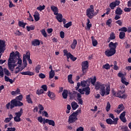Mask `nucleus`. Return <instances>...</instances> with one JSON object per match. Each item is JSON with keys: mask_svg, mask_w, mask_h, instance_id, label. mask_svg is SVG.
I'll use <instances>...</instances> for the list:
<instances>
[{"mask_svg": "<svg viewBox=\"0 0 131 131\" xmlns=\"http://www.w3.org/2000/svg\"><path fill=\"white\" fill-rule=\"evenodd\" d=\"M34 19H35L36 21H38L40 19V14L38 11L35 12V14L33 15Z\"/></svg>", "mask_w": 131, "mask_h": 131, "instance_id": "nucleus-22", "label": "nucleus"}, {"mask_svg": "<svg viewBox=\"0 0 131 131\" xmlns=\"http://www.w3.org/2000/svg\"><path fill=\"white\" fill-rule=\"evenodd\" d=\"M77 101H78V103L80 105H83V101L82 100V99L81 98V94H77Z\"/></svg>", "mask_w": 131, "mask_h": 131, "instance_id": "nucleus-27", "label": "nucleus"}, {"mask_svg": "<svg viewBox=\"0 0 131 131\" xmlns=\"http://www.w3.org/2000/svg\"><path fill=\"white\" fill-rule=\"evenodd\" d=\"M117 61H114V70H118L119 68H118V67L117 66Z\"/></svg>", "mask_w": 131, "mask_h": 131, "instance_id": "nucleus-50", "label": "nucleus"}, {"mask_svg": "<svg viewBox=\"0 0 131 131\" xmlns=\"http://www.w3.org/2000/svg\"><path fill=\"white\" fill-rule=\"evenodd\" d=\"M77 45V40L76 39H74L73 43H72V45H71V48H72V50H74Z\"/></svg>", "mask_w": 131, "mask_h": 131, "instance_id": "nucleus-24", "label": "nucleus"}, {"mask_svg": "<svg viewBox=\"0 0 131 131\" xmlns=\"http://www.w3.org/2000/svg\"><path fill=\"white\" fill-rule=\"evenodd\" d=\"M55 76L54 71H51L49 73V79H51L54 78Z\"/></svg>", "mask_w": 131, "mask_h": 131, "instance_id": "nucleus-35", "label": "nucleus"}, {"mask_svg": "<svg viewBox=\"0 0 131 131\" xmlns=\"http://www.w3.org/2000/svg\"><path fill=\"white\" fill-rule=\"evenodd\" d=\"M124 118H125V112H124L122 114H120L119 116V119H122Z\"/></svg>", "mask_w": 131, "mask_h": 131, "instance_id": "nucleus-55", "label": "nucleus"}, {"mask_svg": "<svg viewBox=\"0 0 131 131\" xmlns=\"http://www.w3.org/2000/svg\"><path fill=\"white\" fill-rule=\"evenodd\" d=\"M20 74H21V75L30 76H32L34 75L33 72H30L29 71H27L24 72H21V73H20Z\"/></svg>", "mask_w": 131, "mask_h": 131, "instance_id": "nucleus-20", "label": "nucleus"}, {"mask_svg": "<svg viewBox=\"0 0 131 131\" xmlns=\"http://www.w3.org/2000/svg\"><path fill=\"white\" fill-rule=\"evenodd\" d=\"M28 20H29L30 21H33L34 19H33V17L32 16V15H31L30 14V13H29V18H27Z\"/></svg>", "mask_w": 131, "mask_h": 131, "instance_id": "nucleus-59", "label": "nucleus"}, {"mask_svg": "<svg viewBox=\"0 0 131 131\" xmlns=\"http://www.w3.org/2000/svg\"><path fill=\"white\" fill-rule=\"evenodd\" d=\"M119 120L118 118H116L115 120H112V119L108 118L106 119V122L107 124L110 125H116L118 123V121Z\"/></svg>", "mask_w": 131, "mask_h": 131, "instance_id": "nucleus-11", "label": "nucleus"}, {"mask_svg": "<svg viewBox=\"0 0 131 131\" xmlns=\"http://www.w3.org/2000/svg\"><path fill=\"white\" fill-rule=\"evenodd\" d=\"M60 37L61 38H64V32H63V31L60 32Z\"/></svg>", "mask_w": 131, "mask_h": 131, "instance_id": "nucleus-63", "label": "nucleus"}, {"mask_svg": "<svg viewBox=\"0 0 131 131\" xmlns=\"http://www.w3.org/2000/svg\"><path fill=\"white\" fill-rule=\"evenodd\" d=\"M40 32H41L42 36L44 37H47L48 35H47V33L45 29H42V30L40 31Z\"/></svg>", "mask_w": 131, "mask_h": 131, "instance_id": "nucleus-42", "label": "nucleus"}, {"mask_svg": "<svg viewBox=\"0 0 131 131\" xmlns=\"http://www.w3.org/2000/svg\"><path fill=\"white\" fill-rule=\"evenodd\" d=\"M23 99L22 95H20L18 96H16L15 99H12L10 102H8L6 104V108L7 110L10 109L13 110L15 107L21 106L24 105V103L21 102Z\"/></svg>", "mask_w": 131, "mask_h": 131, "instance_id": "nucleus-2", "label": "nucleus"}, {"mask_svg": "<svg viewBox=\"0 0 131 131\" xmlns=\"http://www.w3.org/2000/svg\"><path fill=\"white\" fill-rule=\"evenodd\" d=\"M62 96L64 99H67L68 96V91L67 90H63L62 93Z\"/></svg>", "mask_w": 131, "mask_h": 131, "instance_id": "nucleus-28", "label": "nucleus"}, {"mask_svg": "<svg viewBox=\"0 0 131 131\" xmlns=\"http://www.w3.org/2000/svg\"><path fill=\"white\" fill-rule=\"evenodd\" d=\"M45 8H46V6L43 5V6L39 5V7H38L36 9L40 11H41L43 10H45Z\"/></svg>", "mask_w": 131, "mask_h": 131, "instance_id": "nucleus-39", "label": "nucleus"}, {"mask_svg": "<svg viewBox=\"0 0 131 131\" xmlns=\"http://www.w3.org/2000/svg\"><path fill=\"white\" fill-rule=\"evenodd\" d=\"M111 107V106L110 102H107L106 107H105L106 111L109 112L110 111Z\"/></svg>", "mask_w": 131, "mask_h": 131, "instance_id": "nucleus-46", "label": "nucleus"}, {"mask_svg": "<svg viewBox=\"0 0 131 131\" xmlns=\"http://www.w3.org/2000/svg\"><path fill=\"white\" fill-rule=\"evenodd\" d=\"M1 34V31L0 30V34ZM6 41L4 40L0 39V54L4 53L6 49Z\"/></svg>", "mask_w": 131, "mask_h": 131, "instance_id": "nucleus-8", "label": "nucleus"}, {"mask_svg": "<svg viewBox=\"0 0 131 131\" xmlns=\"http://www.w3.org/2000/svg\"><path fill=\"white\" fill-rule=\"evenodd\" d=\"M123 94V93L122 91L119 90L117 92V95H116L117 96H116V97H118L120 99H125L127 97V95Z\"/></svg>", "mask_w": 131, "mask_h": 131, "instance_id": "nucleus-12", "label": "nucleus"}, {"mask_svg": "<svg viewBox=\"0 0 131 131\" xmlns=\"http://www.w3.org/2000/svg\"><path fill=\"white\" fill-rule=\"evenodd\" d=\"M26 58L27 59L28 61H29V63L30 64H32V60L30 59V53L29 51H26V55H25Z\"/></svg>", "mask_w": 131, "mask_h": 131, "instance_id": "nucleus-17", "label": "nucleus"}, {"mask_svg": "<svg viewBox=\"0 0 131 131\" xmlns=\"http://www.w3.org/2000/svg\"><path fill=\"white\" fill-rule=\"evenodd\" d=\"M16 128L15 127H8L7 131H15Z\"/></svg>", "mask_w": 131, "mask_h": 131, "instance_id": "nucleus-60", "label": "nucleus"}, {"mask_svg": "<svg viewBox=\"0 0 131 131\" xmlns=\"http://www.w3.org/2000/svg\"><path fill=\"white\" fill-rule=\"evenodd\" d=\"M41 68V66L40 64H38L35 68V72L36 73H39Z\"/></svg>", "mask_w": 131, "mask_h": 131, "instance_id": "nucleus-37", "label": "nucleus"}, {"mask_svg": "<svg viewBox=\"0 0 131 131\" xmlns=\"http://www.w3.org/2000/svg\"><path fill=\"white\" fill-rule=\"evenodd\" d=\"M111 40H114L116 38L115 33H111L110 34V37H109Z\"/></svg>", "mask_w": 131, "mask_h": 131, "instance_id": "nucleus-47", "label": "nucleus"}, {"mask_svg": "<svg viewBox=\"0 0 131 131\" xmlns=\"http://www.w3.org/2000/svg\"><path fill=\"white\" fill-rule=\"evenodd\" d=\"M14 34H15L16 36H21L24 35V34L19 30L16 31V33H14Z\"/></svg>", "mask_w": 131, "mask_h": 131, "instance_id": "nucleus-48", "label": "nucleus"}, {"mask_svg": "<svg viewBox=\"0 0 131 131\" xmlns=\"http://www.w3.org/2000/svg\"><path fill=\"white\" fill-rule=\"evenodd\" d=\"M20 66H18V67L16 68V71L14 72V74H17L18 73H19V72L20 71V69L19 68Z\"/></svg>", "mask_w": 131, "mask_h": 131, "instance_id": "nucleus-61", "label": "nucleus"}, {"mask_svg": "<svg viewBox=\"0 0 131 131\" xmlns=\"http://www.w3.org/2000/svg\"><path fill=\"white\" fill-rule=\"evenodd\" d=\"M119 37L120 39H123L125 37V33L123 32H120Z\"/></svg>", "mask_w": 131, "mask_h": 131, "instance_id": "nucleus-36", "label": "nucleus"}, {"mask_svg": "<svg viewBox=\"0 0 131 131\" xmlns=\"http://www.w3.org/2000/svg\"><path fill=\"white\" fill-rule=\"evenodd\" d=\"M77 116L72 114L69 117L68 123L69 124H72L74 122H75L76 121H77Z\"/></svg>", "mask_w": 131, "mask_h": 131, "instance_id": "nucleus-9", "label": "nucleus"}, {"mask_svg": "<svg viewBox=\"0 0 131 131\" xmlns=\"http://www.w3.org/2000/svg\"><path fill=\"white\" fill-rule=\"evenodd\" d=\"M118 45V42L114 43L113 42H111L108 44V48L110 50L107 49L105 51V54L107 57H111L116 53V48Z\"/></svg>", "mask_w": 131, "mask_h": 131, "instance_id": "nucleus-3", "label": "nucleus"}, {"mask_svg": "<svg viewBox=\"0 0 131 131\" xmlns=\"http://www.w3.org/2000/svg\"><path fill=\"white\" fill-rule=\"evenodd\" d=\"M89 62L88 61H82V75H84L86 74L88 69L89 67Z\"/></svg>", "mask_w": 131, "mask_h": 131, "instance_id": "nucleus-6", "label": "nucleus"}, {"mask_svg": "<svg viewBox=\"0 0 131 131\" xmlns=\"http://www.w3.org/2000/svg\"><path fill=\"white\" fill-rule=\"evenodd\" d=\"M91 39H92V44L93 47H96L98 45V41L96 39H95V37L94 36H92Z\"/></svg>", "mask_w": 131, "mask_h": 131, "instance_id": "nucleus-31", "label": "nucleus"}, {"mask_svg": "<svg viewBox=\"0 0 131 131\" xmlns=\"http://www.w3.org/2000/svg\"><path fill=\"white\" fill-rule=\"evenodd\" d=\"M120 4V2L119 1L116 0L115 2H112L110 4V7L112 10H114L115 8H116L118 6H119Z\"/></svg>", "mask_w": 131, "mask_h": 131, "instance_id": "nucleus-13", "label": "nucleus"}, {"mask_svg": "<svg viewBox=\"0 0 131 131\" xmlns=\"http://www.w3.org/2000/svg\"><path fill=\"white\" fill-rule=\"evenodd\" d=\"M20 58V53L19 52L16 51L15 53L14 52L11 53L9 58L12 61V62L14 63H16L18 59Z\"/></svg>", "mask_w": 131, "mask_h": 131, "instance_id": "nucleus-5", "label": "nucleus"}, {"mask_svg": "<svg viewBox=\"0 0 131 131\" xmlns=\"http://www.w3.org/2000/svg\"><path fill=\"white\" fill-rule=\"evenodd\" d=\"M83 130H84V128L81 126L78 127L76 129V131H83Z\"/></svg>", "mask_w": 131, "mask_h": 131, "instance_id": "nucleus-62", "label": "nucleus"}, {"mask_svg": "<svg viewBox=\"0 0 131 131\" xmlns=\"http://www.w3.org/2000/svg\"><path fill=\"white\" fill-rule=\"evenodd\" d=\"M90 80L93 86H95V89L96 91L99 90V94L102 97H104L105 95L107 96L110 94L111 88L110 85H107L104 84H102L99 81H97L96 76L94 77V78H90Z\"/></svg>", "mask_w": 131, "mask_h": 131, "instance_id": "nucleus-1", "label": "nucleus"}, {"mask_svg": "<svg viewBox=\"0 0 131 131\" xmlns=\"http://www.w3.org/2000/svg\"><path fill=\"white\" fill-rule=\"evenodd\" d=\"M56 16V19L59 23H62L63 21V15L60 13H57V14H55Z\"/></svg>", "mask_w": 131, "mask_h": 131, "instance_id": "nucleus-16", "label": "nucleus"}, {"mask_svg": "<svg viewBox=\"0 0 131 131\" xmlns=\"http://www.w3.org/2000/svg\"><path fill=\"white\" fill-rule=\"evenodd\" d=\"M43 93H45L44 91L42 89L39 90H37L36 91V94H37L38 96H40V95L43 94Z\"/></svg>", "mask_w": 131, "mask_h": 131, "instance_id": "nucleus-45", "label": "nucleus"}, {"mask_svg": "<svg viewBox=\"0 0 131 131\" xmlns=\"http://www.w3.org/2000/svg\"><path fill=\"white\" fill-rule=\"evenodd\" d=\"M23 114V109L20 108L19 112L15 113V117H14V121L16 122H20L21 121L20 117Z\"/></svg>", "mask_w": 131, "mask_h": 131, "instance_id": "nucleus-7", "label": "nucleus"}, {"mask_svg": "<svg viewBox=\"0 0 131 131\" xmlns=\"http://www.w3.org/2000/svg\"><path fill=\"white\" fill-rule=\"evenodd\" d=\"M121 82L126 86L129 84V82L125 81V78H122V79H121Z\"/></svg>", "mask_w": 131, "mask_h": 131, "instance_id": "nucleus-43", "label": "nucleus"}, {"mask_svg": "<svg viewBox=\"0 0 131 131\" xmlns=\"http://www.w3.org/2000/svg\"><path fill=\"white\" fill-rule=\"evenodd\" d=\"M112 23V20L111 18L108 19L107 21L106 22V25H107L108 27L110 26Z\"/></svg>", "mask_w": 131, "mask_h": 131, "instance_id": "nucleus-53", "label": "nucleus"}, {"mask_svg": "<svg viewBox=\"0 0 131 131\" xmlns=\"http://www.w3.org/2000/svg\"><path fill=\"white\" fill-rule=\"evenodd\" d=\"M99 13V10H96L95 12L93 5H91L86 11V15L89 19H92L94 16H95Z\"/></svg>", "mask_w": 131, "mask_h": 131, "instance_id": "nucleus-4", "label": "nucleus"}, {"mask_svg": "<svg viewBox=\"0 0 131 131\" xmlns=\"http://www.w3.org/2000/svg\"><path fill=\"white\" fill-rule=\"evenodd\" d=\"M27 25V23H24L23 21H18V26L25 28V26Z\"/></svg>", "mask_w": 131, "mask_h": 131, "instance_id": "nucleus-32", "label": "nucleus"}, {"mask_svg": "<svg viewBox=\"0 0 131 131\" xmlns=\"http://www.w3.org/2000/svg\"><path fill=\"white\" fill-rule=\"evenodd\" d=\"M123 10L120 7H117L115 13L116 15H121L122 14Z\"/></svg>", "mask_w": 131, "mask_h": 131, "instance_id": "nucleus-30", "label": "nucleus"}, {"mask_svg": "<svg viewBox=\"0 0 131 131\" xmlns=\"http://www.w3.org/2000/svg\"><path fill=\"white\" fill-rule=\"evenodd\" d=\"M110 65L109 64V63H106L103 66H102V69H105L106 70H108L110 69Z\"/></svg>", "mask_w": 131, "mask_h": 131, "instance_id": "nucleus-38", "label": "nucleus"}, {"mask_svg": "<svg viewBox=\"0 0 131 131\" xmlns=\"http://www.w3.org/2000/svg\"><path fill=\"white\" fill-rule=\"evenodd\" d=\"M13 63V64H12ZM15 62L12 61L10 59H8V69H9L11 71H14V68L17 66V64H14Z\"/></svg>", "mask_w": 131, "mask_h": 131, "instance_id": "nucleus-10", "label": "nucleus"}, {"mask_svg": "<svg viewBox=\"0 0 131 131\" xmlns=\"http://www.w3.org/2000/svg\"><path fill=\"white\" fill-rule=\"evenodd\" d=\"M51 10H52V12H54V15L58 14L59 11H58V8L57 7H55L54 6H51Z\"/></svg>", "mask_w": 131, "mask_h": 131, "instance_id": "nucleus-21", "label": "nucleus"}, {"mask_svg": "<svg viewBox=\"0 0 131 131\" xmlns=\"http://www.w3.org/2000/svg\"><path fill=\"white\" fill-rule=\"evenodd\" d=\"M37 120L40 123H42L43 121H45V120L42 119V117L41 116L38 117L37 118Z\"/></svg>", "mask_w": 131, "mask_h": 131, "instance_id": "nucleus-56", "label": "nucleus"}, {"mask_svg": "<svg viewBox=\"0 0 131 131\" xmlns=\"http://www.w3.org/2000/svg\"><path fill=\"white\" fill-rule=\"evenodd\" d=\"M41 88L43 89L42 90L44 91L45 92H47L48 90V87L47 85H42L41 86Z\"/></svg>", "mask_w": 131, "mask_h": 131, "instance_id": "nucleus-57", "label": "nucleus"}, {"mask_svg": "<svg viewBox=\"0 0 131 131\" xmlns=\"http://www.w3.org/2000/svg\"><path fill=\"white\" fill-rule=\"evenodd\" d=\"M26 29H27V31H30V30H34L35 27H34V26H32V27L27 26Z\"/></svg>", "mask_w": 131, "mask_h": 131, "instance_id": "nucleus-51", "label": "nucleus"}, {"mask_svg": "<svg viewBox=\"0 0 131 131\" xmlns=\"http://www.w3.org/2000/svg\"><path fill=\"white\" fill-rule=\"evenodd\" d=\"M91 89L89 86H87L85 88H83V92H85V95L86 96L90 95V92H91Z\"/></svg>", "mask_w": 131, "mask_h": 131, "instance_id": "nucleus-25", "label": "nucleus"}, {"mask_svg": "<svg viewBox=\"0 0 131 131\" xmlns=\"http://www.w3.org/2000/svg\"><path fill=\"white\" fill-rule=\"evenodd\" d=\"M31 44L34 47L39 46L40 45V41L37 39H35L31 41Z\"/></svg>", "mask_w": 131, "mask_h": 131, "instance_id": "nucleus-15", "label": "nucleus"}, {"mask_svg": "<svg viewBox=\"0 0 131 131\" xmlns=\"http://www.w3.org/2000/svg\"><path fill=\"white\" fill-rule=\"evenodd\" d=\"M124 11L125 12H130L131 11V8H126L125 7L124 9Z\"/></svg>", "mask_w": 131, "mask_h": 131, "instance_id": "nucleus-58", "label": "nucleus"}, {"mask_svg": "<svg viewBox=\"0 0 131 131\" xmlns=\"http://www.w3.org/2000/svg\"><path fill=\"white\" fill-rule=\"evenodd\" d=\"M67 58H68V61H69L68 59L70 58L73 61H75L77 59V57H74L70 52H69V54H67Z\"/></svg>", "mask_w": 131, "mask_h": 131, "instance_id": "nucleus-18", "label": "nucleus"}, {"mask_svg": "<svg viewBox=\"0 0 131 131\" xmlns=\"http://www.w3.org/2000/svg\"><path fill=\"white\" fill-rule=\"evenodd\" d=\"M72 108H73V111H75L78 107L79 105H78L77 103L75 101L72 102Z\"/></svg>", "mask_w": 131, "mask_h": 131, "instance_id": "nucleus-26", "label": "nucleus"}, {"mask_svg": "<svg viewBox=\"0 0 131 131\" xmlns=\"http://www.w3.org/2000/svg\"><path fill=\"white\" fill-rule=\"evenodd\" d=\"M43 124H46V123H48L49 125H51L52 126H55V122L53 120H49L48 119H43Z\"/></svg>", "mask_w": 131, "mask_h": 131, "instance_id": "nucleus-14", "label": "nucleus"}, {"mask_svg": "<svg viewBox=\"0 0 131 131\" xmlns=\"http://www.w3.org/2000/svg\"><path fill=\"white\" fill-rule=\"evenodd\" d=\"M20 90L17 88L16 91H13L11 92V95L13 96H14L16 94H20Z\"/></svg>", "mask_w": 131, "mask_h": 131, "instance_id": "nucleus-33", "label": "nucleus"}, {"mask_svg": "<svg viewBox=\"0 0 131 131\" xmlns=\"http://www.w3.org/2000/svg\"><path fill=\"white\" fill-rule=\"evenodd\" d=\"M122 129H123L124 131H129V129L128 128L127 126H124Z\"/></svg>", "mask_w": 131, "mask_h": 131, "instance_id": "nucleus-64", "label": "nucleus"}, {"mask_svg": "<svg viewBox=\"0 0 131 131\" xmlns=\"http://www.w3.org/2000/svg\"><path fill=\"white\" fill-rule=\"evenodd\" d=\"M23 63L25 67H26L27 66V58L25 56V55H24L23 56Z\"/></svg>", "mask_w": 131, "mask_h": 131, "instance_id": "nucleus-44", "label": "nucleus"}, {"mask_svg": "<svg viewBox=\"0 0 131 131\" xmlns=\"http://www.w3.org/2000/svg\"><path fill=\"white\" fill-rule=\"evenodd\" d=\"M81 113V109H80V108H79V109H78L76 112H74V113H73V114H74V115H76V116H78V114H79V113Z\"/></svg>", "mask_w": 131, "mask_h": 131, "instance_id": "nucleus-52", "label": "nucleus"}, {"mask_svg": "<svg viewBox=\"0 0 131 131\" xmlns=\"http://www.w3.org/2000/svg\"><path fill=\"white\" fill-rule=\"evenodd\" d=\"M78 94H80V93H78L76 91H74L73 93H72V92H69V94L70 95V99H74L76 95H77V96L78 97Z\"/></svg>", "mask_w": 131, "mask_h": 131, "instance_id": "nucleus-23", "label": "nucleus"}, {"mask_svg": "<svg viewBox=\"0 0 131 131\" xmlns=\"http://www.w3.org/2000/svg\"><path fill=\"white\" fill-rule=\"evenodd\" d=\"M72 26V21H69L67 24H66L65 25H64L63 27L66 28L67 29H68Z\"/></svg>", "mask_w": 131, "mask_h": 131, "instance_id": "nucleus-34", "label": "nucleus"}, {"mask_svg": "<svg viewBox=\"0 0 131 131\" xmlns=\"http://www.w3.org/2000/svg\"><path fill=\"white\" fill-rule=\"evenodd\" d=\"M119 31L126 32L127 31V28L125 27H122L119 29Z\"/></svg>", "mask_w": 131, "mask_h": 131, "instance_id": "nucleus-49", "label": "nucleus"}, {"mask_svg": "<svg viewBox=\"0 0 131 131\" xmlns=\"http://www.w3.org/2000/svg\"><path fill=\"white\" fill-rule=\"evenodd\" d=\"M4 73H5V74L7 76H11V73H10L9 71L6 68H4Z\"/></svg>", "mask_w": 131, "mask_h": 131, "instance_id": "nucleus-41", "label": "nucleus"}, {"mask_svg": "<svg viewBox=\"0 0 131 131\" xmlns=\"http://www.w3.org/2000/svg\"><path fill=\"white\" fill-rule=\"evenodd\" d=\"M89 81V80H82L80 82V84L82 87H85L86 85L87 82Z\"/></svg>", "mask_w": 131, "mask_h": 131, "instance_id": "nucleus-40", "label": "nucleus"}, {"mask_svg": "<svg viewBox=\"0 0 131 131\" xmlns=\"http://www.w3.org/2000/svg\"><path fill=\"white\" fill-rule=\"evenodd\" d=\"M26 99L28 103L31 104H32L33 103V101H32V99H31L30 95H26Z\"/></svg>", "mask_w": 131, "mask_h": 131, "instance_id": "nucleus-29", "label": "nucleus"}, {"mask_svg": "<svg viewBox=\"0 0 131 131\" xmlns=\"http://www.w3.org/2000/svg\"><path fill=\"white\" fill-rule=\"evenodd\" d=\"M48 96L51 100H55V97L56 96L55 93L53 92L49 91L47 93Z\"/></svg>", "mask_w": 131, "mask_h": 131, "instance_id": "nucleus-19", "label": "nucleus"}, {"mask_svg": "<svg viewBox=\"0 0 131 131\" xmlns=\"http://www.w3.org/2000/svg\"><path fill=\"white\" fill-rule=\"evenodd\" d=\"M38 76L41 79H44L46 78V75L45 74L41 73H39V75H38Z\"/></svg>", "mask_w": 131, "mask_h": 131, "instance_id": "nucleus-54", "label": "nucleus"}]
</instances>
